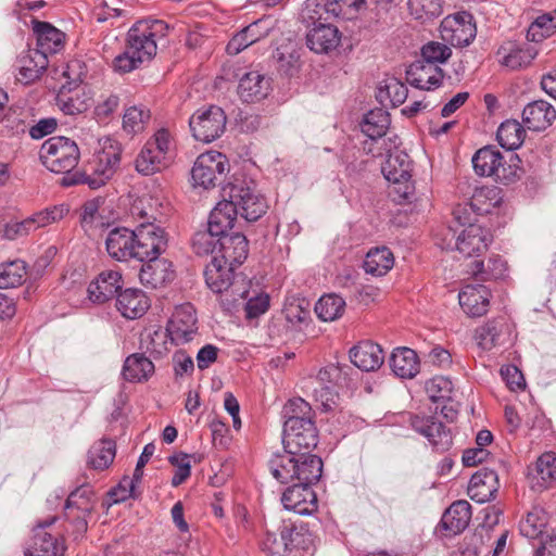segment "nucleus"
Wrapping results in <instances>:
<instances>
[{
  "mask_svg": "<svg viewBox=\"0 0 556 556\" xmlns=\"http://www.w3.org/2000/svg\"><path fill=\"white\" fill-rule=\"evenodd\" d=\"M169 25L161 20H143L135 23L128 30L125 51L113 61L118 73H129L156 54V40L164 38Z\"/></svg>",
  "mask_w": 556,
  "mask_h": 556,
  "instance_id": "f257e3e1",
  "label": "nucleus"
},
{
  "mask_svg": "<svg viewBox=\"0 0 556 556\" xmlns=\"http://www.w3.org/2000/svg\"><path fill=\"white\" fill-rule=\"evenodd\" d=\"M298 456L277 455L270 460L271 475L281 484L291 483L290 486L317 484L323 475L321 458L311 453Z\"/></svg>",
  "mask_w": 556,
  "mask_h": 556,
  "instance_id": "f03ea898",
  "label": "nucleus"
},
{
  "mask_svg": "<svg viewBox=\"0 0 556 556\" xmlns=\"http://www.w3.org/2000/svg\"><path fill=\"white\" fill-rule=\"evenodd\" d=\"M121 147L106 138L101 143V150L96 153L92 161L83 172H75L73 175L62 178L63 186L87 185L90 189H98L114 175L121 162Z\"/></svg>",
  "mask_w": 556,
  "mask_h": 556,
  "instance_id": "7ed1b4c3",
  "label": "nucleus"
},
{
  "mask_svg": "<svg viewBox=\"0 0 556 556\" xmlns=\"http://www.w3.org/2000/svg\"><path fill=\"white\" fill-rule=\"evenodd\" d=\"M235 267L219 260L218 255L212 256L205 266L204 277L206 286L215 293L223 295L222 303L229 308L240 299H245L248 290L243 279H236Z\"/></svg>",
  "mask_w": 556,
  "mask_h": 556,
  "instance_id": "20e7f679",
  "label": "nucleus"
},
{
  "mask_svg": "<svg viewBox=\"0 0 556 556\" xmlns=\"http://www.w3.org/2000/svg\"><path fill=\"white\" fill-rule=\"evenodd\" d=\"M519 159L510 155L506 161L504 155L493 146L479 149L472 156V165L477 175L493 177L496 181L508 185L519 177Z\"/></svg>",
  "mask_w": 556,
  "mask_h": 556,
  "instance_id": "39448f33",
  "label": "nucleus"
},
{
  "mask_svg": "<svg viewBox=\"0 0 556 556\" xmlns=\"http://www.w3.org/2000/svg\"><path fill=\"white\" fill-rule=\"evenodd\" d=\"M224 191L247 222H256L268 210L267 201L254 180L236 179Z\"/></svg>",
  "mask_w": 556,
  "mask_h": 556,
  "instance_id": "423d86ee",
  "label": "nucleus"
},
{
  "mask_svg": "<svg viewBox=\"0 0 556 556\" xmlns=\"http://www.w3.org/2000/svg\"><path fill=\"white\" fill-rule=\"evenodd\" d=\"M42 164L53 173L73 175L72 169L78 164L80 152L74 140L66 137H51L39 151Z\"/></svg>",
  "mask_w": 556,
  "mask_h": 556,
  "instance_id": "0eeeda50",
  "label": "nucleus"
},
{
  "mask_svg": "<svg viewBox=\"0 0 556 556\" xmlns=\"http://www.w3.org/2000/svg\"><path fill=\"white\" fill-rule=\"evenodd\" d=\"M318 431L312 420H286L283 428V447L286 455H305L317 446Z\"/></svg>",
  "mask_w": 556,
  "mask_h": 556,
  "instance_id": "6e6552de",
  "label": "nucleus"
},
{
  "mask_svg": "<svg viewBox=\"0 0 556 556\" xmlns=\"http://www.w3.org/2000/svg\"><path fill=\"white\" fill-rule=\"evenodd\" d=\"M384 178L394 185V192L400 199L409 201L414 193L410 182L412 161L407 153L401 150L390 152L381 166Z\"/></svg>",
  "mask_w": 556,
  "mask_h": 556,
  "instance_id": "1a4fd4ad",
  "label": "nucleus"
},
{
  "mask_svg": "<svg viewBox=\"0 0 556 556\" xmlns=\"http://www.w3.org/2000/svg\"><path fill=\"white\" fill-rule=\"evenodd\" d=\"M170 135L166 129H160L154 138L149 140L136 159V169L142 175H152L165 168L168 163Z\"/></svg>",
  "mask_w": 556,
  "mask_h": 556,
  "instance_id": "9d476101",
  "label": "nucleus"
},
{
  "mask_svg": "<svg viewBox=\"0 0 556 556\" xmlns=\"http://www.w3.org/2000/svg\"><path fill=\"white\" fill-rule=\"evenodd\" d=\"M226 114L217 105L201 108L189 119V126L194 139L205 143L219 138L226 129Z\"/></svg>",
  "mask_w": 556,
  "mask_h": 556,
  "instance_id": "9b49d317",
  "label": "nucleus"
},
{
  "mask_svg": "<svg viewBox=\"0 0 556 556\" xmlns=\"http://www.w3.org/2000/svg\"><path fill=\"white\" fill-rule=\"evenodd\" d=\"M227 157L217 151H210L198 156L191 170L193 185L210 189L215 187L218 178L228 172Z\"/></svg>",
  "mask_w": 556,
  "mask_h": 556,
  "instance_id": "f8f14e48",
  "label": "nucleus"
},
{
  "mask_svg": "<svg viewBox=\"0 0 556 556\" xmlns=\"http://www.w3.org/2000/svg\"><path fill=\"white\" fill-rule=\"evenodd\" d=\"M476 34L473 16L466 11L447 15L440 25L441 38L454 47L468 46L475 39Z\"/></svg>",
  "mask_w": 556,
  "mask_h": 556,
  "instance_id": "ddd939ff",
  "label": "nucleus"
},
{
  "mask_svg": "<svg viewBox=\"0 0 556 556\" xmlns=\"http://www.w3.org/2000/svg\"><path fill=\"white\" fill-rule=\"evenodd\" d=\"M134 232L138 261L160 256L167 249L168 238L166 231L153 223L139 225Z\"/></svg>",
  "mask_w": 556,
  "mask_h": 556,
  "instance_id": "4468645a",
  "label": "nucleus"
},
{
  "mask_svg": "<svg viewBox=\"0 0 556 556\" xmlns=\"http://www.w3.org/2000/svg\"><path fill=\"white\" fill-rule=\"evenodd\" d=\"M409 424L416 432L427 438L437 451L445 452L452 446L451 430L437 417L414 415L410 417Z\"/></svg>",
  "mask_w": 556,
  "mask_h": 556,
  "instance_id": "2eb2a0df",
  "label": "nucleus"
},
{
  "mask_svg": "<svg viewBox=\"0 0 556 556\" xmlns=\"http://www.w3.org/2000/svg\"><path fill=\"white\" fill-rule=\"evenodd\" d=\"M197 316L191 304L176 307L168 321L166 332L176 344H184L192 340L195 333Z\"/></svg>",
  "mask_w": 556,
  "mask_h": 556,
  "instance_id": "dca6fc26",
  "label": "nucleus"
},
{
  "mask_svg": "<svg viewBox=\"0 0 556 556\" xmlns=\"http://www.w3.org/2000/svg\"><path fill=\"white\" fill-rule=\"evenodd\" d=\"M135 237L134 230L126 227L111 229L105 239L109 255L118 262L138 261Z\"/></svg>",
  "mask_w": 556,
  "mask_h": 556,
  "instance_id": "f3484780",
  "label": "nucleus"
},
{
  "mask_svg": "<svg viewBox=\"0 0 556 556\" xmlns=\"http://www.w3.org/2000/svg\"><path fill=\"white\" fill-rule=\"evenodd\" d=\"M510 326L504 317L491 319L475 332L477 344L484 351L503 346L510 341Z\"/></svg>",
  "mask_w": 556,
  "mask_h": 556,
  "instance_id": "a211bd4d",
  "label": "nucleus"
},
{
  "mask_svg": "<svg viewBox=\"0 0 556 556\" xmlns=\"http://www.w3.org/2000/svg\"><path fill=\"white\" fill-rule=\"evenodd\" d=\"M492 239L489 229L477 224H470L456 237L455 248L466 257L480 255L486 251Z\"/></svg>",
  "mask_w": 556,
  "mask_h": 556,
  "instance_id": "6ab92c4d",
  "label": "nucleus"
},
{
  "mask_svg": "<svg viewBox=\"0 0 556 556\" xmlns=\"http://www.w3.org/2000/svg\"><path fill=\"white\" fill-rule=\"evenodd\" d=\"M122 288V274L118 270L106 269L89 283L87 291L92 303L101 304L113 299Z\"/></svg>",
  "mask_w": 556,
  "mask_h": 556,
  "instance_id": "aec40b11",
  "label": "nucleus"
},
{
  "mask_svg": "<svg viewBox=\"0 0 556 556\" xmlns=\"http://www.w3.org/2000/svg\"><path fill=\"white\" fill-rule=\"evenodd\" d=\"M444 77L442 68L437 64L418 60L412 63L406 70V81L421 90L438 88Z\"/></svg>",
  "mask_w": 556,
  "mask_h": 556,
  "instance_id": "412c9836",
  "label": "nucleus"
},
{
  "mask_svg": "<svg viewBox=\"0 0 556 556\" xmlns=\"http://www.w3.org/2000/svg\"><path fill=\"white\" fill-rule=\"evenodd\" d=\"M142 265L139 278L143 286L151 289L163 288L175 279L173 264L165 258H148Z\"/></svg>",
  "mask_w": 556,
  "mask_h": 556,
  "instance_id": "4be33fe9",
  "label": "nucleus"
},
{
  "mask_svg": "<svg viewBox=\"0 0 556 556\" xmlns=\"http://www.w3.org/2000/svg\"><path fill=\"white\" fill-rule=\"evenodd\" d=\"M470 518L469 503L467 501H456L444 511L437 531L444 536L459 534L467 528Z\"/></svg>",
  "mask_w": 556,
  "mask_h": 556,
  "instance_id": "5701e85b",
  "label": "nucleus"
},
{
  "mask_svg": "<svg viewBox=\"0 0 556 556\" xmlns=\"http://www.w3.org/2000/svg\"><path fill=\"white\" fill-rule=\"evenodd\" d=\"M56 520V517H49L43 521L37 522L34 528V539L31 546L26 551V556H58L63 553V546L52 534L45 531Z\"/></svg>",
  "mask_w": 556,
  "mask_h": 556,
  "instance_id": "b1692460",
  "label": "nucleus"
},
{
  "mask_svg": "<svg viewBox=\"0 0 556 556\" xmlns=\"http://www.w3.org/2000/svg\"><path fill=\"white\" fill-rule=\"evenodd\" d=\"M48 64V56L45 55V52L36 49L23 51L16 61L17 80L25 85L34 83L46 72Z\"/></svg>",
  "mask_w": 556,
  "mask_h": 556,
  "instance_id": "393cba45",
  "label": "nucleus"
},
{
  "mask_svg": "<svg viewBox=\"0 0 556 556\" xmlns=\"http://www.w3.org/2000/svg\"><path fill=\"white\" fill-rule=\"evenodd\" d=\"M56 105L66 115H78L86 112L91 98L85 87L62 86L56 96Z\"/></svg>",
  "mask_w": 556,
  "mask_h": 556,
  "instance_id": "a878e982",
  "label": "nucleus"
},
{
  "mask_svg": "<svg viewBox=\"0 0 556 556\" xmlns=\"http://www.w3.org/2000/svg\"><path fill=\"white\" fill-rule=\"evenodd\" d=\"M351 362L363 371H375L384 362L381 346L371 341H363L350 350Z\"/></svg>",
  "mask_w": 556,
  "mask_h": 556,
  "instance_id": "bb28decb",
  "label": "nucleus"
},
{
  "mask_svg": "<svg viewBox=\"0 0 556 556\" xmlns=\"http://www.w3.org/2000/svg\"><path fill=\"white\" fill-rule=\"evenodd\" d=\"M341 41L338 27L331 24L315 23L306 35L307 47L316 53H328L336 49Z\"/></svg>",
  "mask_w": 556,
  "mask_h": 556,
  "instance_id": "cd10ccee",
  "label": "nucleus"
},
{
  "mask_svg": "<svg viewBox=\"0 0 556 556\" xmlns=\"http://www.w3.org/2000/svg\"><path fill=\"white\" fill-rule=\"evenodd\" d=\"M31 28L37 38V51L58 53L64 48L65 34L48 22L31 21Z\"/></svg>",
  "mask_w": 556,
  "mask_h": 556,
  "instance_id": "c85d7f7f",
  "label": "nucleus"
},
{
  "mask_svg": "<svg viewBox=\"0 0 556 556\" xmlns=\"http://www.w3.org/2000/svg\"><path fill=\"white\" fill-rule=\"evenodd\" d=\"M248 252V240L242 233L233 232L219 238L218 257L225 263L233 267L241 265Z\"/></svg>",
  "mask_w": 556,
  "mask_h": 556,
  "instance_id": "c756f323",
  "label": "nucleus"
},
{
  "mask_svg": "<svg viewBox=\"0 0 556 556\" xmlns=\"http://www.w3.org/2000/svg\"><path fill=\"white\" fill-rule=\"evenodd\" d=\"M270 90L269 79L257 71L244 74L238 86V94L244 102H258L265 99Z\"/></svg>",
  "mask_w": 556,
  "mask_h": 556,
  "instance_id": "7c9ffc66",
  "label": "nucleus"
},
{
  "mask_svg": "<svg viewBox=\"0 0 556 556\" xmlns=\"http://www.w3.org/2000/svg\"><path fill=\"white\" fill-rule=\"evenodd\" d=\"M556 118V110L546 101L538 100L529 103L522 111L525 125L535 131L545 130Z\"/></svg>",
  "mask_w": 556,
  "mask_h": 556,
  "instance_id": "2f4dec72",
  "label": "nucleus"
},
{
  "mask_svg": "<svg viewBox=\"0 0 556 556\" xmlns=\"http://www.w3.org/2000/svg\"><path fill=\"white\" fill-rule=\"evenodd\" d=\"M150 307V301L139 289H126L117 294L116 308L128 319L141 317Z\"/></svg>",
  "mask_w": 556,
  "mask_h": 556,
  "instance_id": "473e14b6",
  "label": "nucleus"
},
{
  "mask_svg": "<svg viewBox=\"0 0 556 556\" xmlns=\"http://www.w3.org/2000/svg\"><path fill=\"white\" fill-rule=\"evenodd\" d=\"M281 503L286 509L299 515H312L318 507L314 489H285Z\"/></svg>",
  "mask_w": 556,
  "mask_h": 556,
  "instance_id": "72a5a7b5",
  "label": "nucleus"
},
{
  "mask_svg": "<svg viewBox=\"0 0 556 556\" xmlns=\"http://www.w3.org/2000/svg\"><path fill=\"white\" fill-rule=\"evenodd\" d=\"M459 305L464 312L473 317L482 316L489 306V291L482 285L466 286L458 294Z\"/></svg>",
  "mask_w": 556,
  "mask_h": 556,
  "instance_id": "f704fd0d",
  "label": "nucleus"
},
{
  "mask_svg": "<svg viewBox=\"0 0 556 556\" xmlns=\"http://www.w3.org/2000/svg\"><path fill=\"white\" fill-rule=\"evenodd\" d=\"M238 212L231 203V199L219 202L211 212L207 228L215 235L226 236L227 230L233 227Z\"/></svg>",
  "mask_w": 556,
  "mask_h": 556,
  "instance_id": "c9c22d12",
  "label": "nucleus"
},
{
  "mask_svg": "<svg viewBox=\"0 0 556 556\" xmlns=\"http://www.w3.org/2000/svg\"><path fill=\"white\" fill-rule=\"evenodd\" d=\"M155 367L144 354L134 353L129 355L123 366V377L129 382L147 381L153 374Z\"/></svg>",
  "mask_w": 556,
  "mask_h": 556,
  "instance_id": "e433bc0d",
  "label": "nucleus"
},
{
  "mask_svg": "<svg viewBox=\"0 0 556 556\" xmlns=\"http://www.w3.org/2000/svg\"><path fill=\"white\" fill-rule=\"evenodd\" d=\"M390 367L397 377L410 379L419 371L418 356L412 349L399 348L391 354Z\"/></svg>",
  "mask_w": 556,
  "mask_h": 556,
  "instance_id": "4c0bfd02",
  "label": "nucleus"
},
{
  "mask_svg": "<svg viewBox=\"0 0 556 556\" xmlns=\"http://www.w3.org/2000/svg\"><path fill=\"white\" fill-rule=\"evenodd\" d=\"M468 271L478 281L497 280L505 277L507 265L500 255H492L486 264L479 260L471 262Z\"/></svg>",
  "mask_w": 556,
  "mask_h": 556,
  "instance_id": "58836bf2",
  "label": "nucleus"
},
{
  "mask_svg": "<svg viewBox=\"0 0 556 556\" xmlns=\"http://www.w3.org/2000/svg\"><path fill=\"white\" fill-rule=\"evenodd\" d=\"M394 265V256L390 249L374 248L366 254L364 269L367 274L381 277L384 276Z\"/></svg>",
  "mask_w": 556,
  "mask_h": 556,
  "instance_id": "ea45409f",
  "label": "nucleus"
},
{
  "mask_svg": "<svg viewBox=\"0 0 556 556\" xmlns=\"http://www.w3.org/2000/svg\"><path fill=\"white\" fill-rule=\"evenodd\" d=\"M116 445L112 440H100L89 448L87 464L91 469L104 470L114 460Z\"/></svg>",
  "mask_w": 556,
  "mask_h": 556,
  "instance_id": "a19ab883",
  "label": "nucleus"
},
{
  "mask_svg": "<svg viewBox=\"0 0 556 556\" xmlns=\"http://www.w3.org/2000/svg\"><path fill=\"white\" fill-rule=\"evenodd\" d=\"M548 522L546 511L541 507H533L519 523L520 534L529 540L542 538Z\"/></svg>",
  "mask_w": 556,
  "mask_h": 556,
  "instance_id": "79ce46f5",
  "label": "nucleus"
},
{
  "mask_svg": "<svg viewBox=\"0 0 556 556\" xmlns=\"http://www.w3.org/2000/svg\"><path fill=\"white\" fill-rule=\"evenodd\" d=\"M523 126L516 119L503 122L496 132V138L502 148L511 151L518 149L525 140Z\"/></svg>",
  "mask_w": 556,
  "mask_h": 556,
  "instance_id": "37998d69",
  "label": "nucleus"
},
{
  "mask_svg": "<svg viewBox=\"0 0 556 556\" xmlns=\"http://www.w3.org/2000/svg\"><path fill=\"white\" fill-rule=\"evenodd\" d=\"M501 202L500 189L496 187L477 188L470 199V210L478 215L489 214Z\"/></svg>",
  "mask_w": 556,
  "mask_h": 556,
  "instance_id": "c03bdc74",
  "label": "nucleus"
},
{
  "mask_svg": "<svg viewBox=\"0 0 556 556\" xmlns=\"http://www.w3.org/2000/svg\"><path fill=\"white\" fill-rule=\"evenodd\" d=\"M390 126V115L382 109L369 111L362 123V131L371 140L386 135Z\"/></svg>",
  "mask_w": 556,
  "mask_h": 556,
  "instance_id": "a18cd8bd",
  "label": "nucleus"
},
{
  "mask_svg": "<svg viewBox=\"0 0 556 556\" xmlns=\"http://www.w3.org/2000/svg\"><path fill=\"white\" fill-rule=\"evenodd\" d=\"M26 263L22 260L0 264V289L16 288L26 279Z\"/></svg>",
  "mask_w": 556,
  "mask_h": 556,
  "instance_id": "49530a36",
  "label": "nucleus"
},
{
  "mask_svg": "<svg viewBox=\"0 0 556 556\" xmlns=\"http://www.w3.org/2000/svg\"><path fill=\"white\" fill-rule=\"evenodd\" d=\"M345 301L337 294L323 295L315 305V313L323 321H333L342 316Z\"/></svg>",
  "mask_w": 556,
  "mask_h": 556,
  "instance_id": "de8ad7c7",
  "label": "nucleus"
},
{
  "mask_svg": "<svg viewBox=\"0 0 556 556\" xmlns=\"http://www.w3.org/2000/svg\"><path fill=\"white\" fill-rule=\"evenodd\" d=\"M279 532L280 539L285 541L283 544L287 546L288 551L305 548L311 542V534L303 525L283 523Z\"/></svg>",
  "mask_w": 556,
  "mask_h": 556,
  "instance_id": "09e8293b",
  "label": "nucleus"
},
{
  "mask_svg": "<svg viewBox=\"0 0 556 556\" xmlns=\"http://www.w3.org/2000/svg\"><path fill=\"white\" fill-rule=\"evenodd\" d=\"M556 33V10L544 13L535 18L528 29L527 37L531 41H542Z\"/></svg>",
  "mask_w": 556,
  "mask_h": 556,
  "instance_id": "8fccbe9b",
  "label": "nucleus"
},
{
  "mask_svg": "<svg viewBox=\"0 0 556 556\" xmlns=\"http://www.w3.org/2000/svg\"><path fill=\"white\" fill-rule=\"evenodd\" d=\"M410 15L421 22L432 21L443 12V0H408Z\"/></svg>",
  "mask_w": 556,
  "mask_h": 556,
  "instance_id": "3c124183",
  "label": "nucleus"
},
{
  "mask_svg": "<svg viewBox=\"0 0 556 556\" xmlns=\"http://www.w3.org/2000/svg\"><path fill=\"white\" fill-rule=\"evenodd\" d=\"M151 117L150 111L141 106H130L123 117V127L129 134L143 131Z\"/></svg>",
  "mask_w": 556,
  "mask_h": 556,
  "instance_id": "603ef678",
  "label": "nucleus"
},
{
  "mask_svg": "<svg viewBox=\"0 0 556 556\" xmlns=\"http://www.w3.org/2000/svg\"><path fill=\"white\" fill-rule=\"evenodd\" d=\"M219 235H215L208 228L200 230L192 238L193 251L198 255H218L217 244L219 245Z\"/></svg>",
  "mask_w": 556,
  "mask_h": 556,
  "instance_id": "864d4df0",
  "label": "nucleus"
},
{
  "mask_svg": "<svg viewBox=\"0 0 556 556\" xmlns=\"http://www.w3.org/2000/svg\"><path fill=\"white\" fill-rule=\"evenodd\" d=\"M70 210L65 204H59L46 207L35 214H33L31 220L35 224V229L47 227L51 224L58 223L62 220L67 214Z\"/></svg>",
  "mask_w": 556,
  "mask_h": 556,
  "instance_id": "5fc2aeb1",
  "label": "nucleus"
},
{
  "mask_svg": "<svg viewBox=\"0 0 556 556\" xmlns=\"http://www.w3.org/2000/svg\"><path fill=\"white\" fill-rule=\"evenodd\" d=\"M452 391L453 383L446 377L437 376L426 382V392L433 402L450 401Z\"/></svg>",
  "mask_w": 556,
  "mask_h": 556,
  "instance_id": "6e6d98bb",
  "label": "nucleus"
},
{
  "mask_svg": "<svg viewBox=\"0 0 556 556\" xmlns=\"http://www.w3.org/2000/svg\"><path fill=\"white\" fill-rule=\"evenodd\" d=\"M256 27L257 23H253L233 36L227 46V51L231 54H238L243 49L257 41L260 36L255 33Z\"/></svg>",
  "mask_w": 556,
  "mask_h": 556,
  "instance_id": "4d7b16f0",
  "label": "nucleus"
},
{
  "mask_svg": "<svg viewBox=\"0 0 556 556\" xmlns=\"http://www.w3.org/2000/svg\"><path fill=\"white\" fill-rule=\"evenodd\" d=\"M306 8L317 15L318 20H321L324 14L339 16L344 13L341 0H308Z\"/></svg>",
  "mask_w": 556,
  "mask_h": 556,
  "instance_id": "13d9d810",
  "label": "nucleus"
},
{
  "mask_svg": "<svg viewBox=\"0 0 556 556\" xmlns=\"http://www.w3.org/2000/svg\"><path fill=\"white\" fill-rule=\"evenodd\" d=\"M451 49L441 42L431 41L421 49L422 61L431 64L444 63L451 56Z\"/></svg>",
  "mask_w": 556,
  "mask_h": 556,
  "instance_id": "bf43d9fd",
  "label": "nucleus"
},
{
  "mask_svg": "<svg viewBox=\"0 0 556 556\" xmlns=\"http://www.w3.org/2000/svg\"><path fill=\"white\" fill-rule=\"evenodd\" d=\"M167 332H164L161 329L148 331L141 337V346L144 348L148 352L155 354L156 356H161L167 350Z\"/></svg>",
  "mask_w": 556,
  "mask_h": 556,
  "instance_id": "052dcab7",
  "label": "nucleus"
},
{
  "mask_svg": "<svg viewBox=\"0 0 556 556\" xmlns=\"http://www.w3.org/2000/svg\"><path fill=\"white\" fill-rule=\"evenodd\" d=\"M285 416L287 420L299 419V420H312L313 410L311 405L302 397H293L288 401L285 406Z\"/></svg>",
  "mask_w": 556,
  "mask_h": 556,
  "instance_id": "680f3d73",
  "label": "nucleus"
},
{
  "mask_svg": "<svg viewBox=\"0 0 556 556\" xmlns=\"http://www.w3.org/2000/svg\"><path fill=\"white\" fill-rule=\"evenodd\" d=\"M169 462L175 468L172 477V484L174 486H178L190 476V455L185 453L175 454L169 457Z\"/></svg>",
  "mask_w": 556,
  "mask_h": 556,
  "instance_id": "e2e57ef3",
  "label": "nucleus"
},
{
  "mask_svg": "<svg viewBox=\"0 0 556 556\" xmlns=\"http://www.w3.org/2000/svg\"><path fill=\"white\" fill-rule=\"evenodd\" d=\"M119 106V97L113 93L102 94L94 106V116L99 122L109 119Z\"/></svg>",
  "mask_w": 556,
  "mask_h": 556,
  "instance_id": "0e129e2a",
  "label": "nucleus"
},
{
  "mask_svg": "<svg viewBox=\"0 0 556 556\" xmlns=\"http://www.w3.org/2000/svg\"><path fill=\"white\" fill-rule=\"evenodd\" d=\"M535 53L530 48H516L503 59V64L510 70H519L528 66L534 59Z\"/></svg>",
  "mask_w": 556,
  "mask_h": 556,
  "instance_id": "69168bd1",
  "label": "nucleus"
},
{
  "mask_svg": "<svg viewBox=\"0 0 556 556\" xmlns=\"http://www.w3.org/2000/svg\"><path fill=\"white\" fill-rule=\"evenodd\" d=\"M314 396L324 412L334 410L339 406V394L333 386L316 387Z\"/></svg>",
  "mask_w": 556,
  "mask_h": 556,
  "instance_id": "338daca9",
  "label": "nucleus"
},
{
  "mask_svg": "<svg viewBox=\"0 0 556 556\" xmlns=\"http://www.w3.org/2000/svg\"><path fill=\"white\" fill-rule=\"evenodd\" d=\"M536 471L543 482H556V454L547 452L536 462Z\"/></svg>",
  "mask_w": 556,
  "mask_h": 556,
  "instance_id": "774afa93",
  "label": "nucleus"
}]
</instances>
